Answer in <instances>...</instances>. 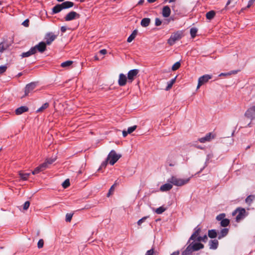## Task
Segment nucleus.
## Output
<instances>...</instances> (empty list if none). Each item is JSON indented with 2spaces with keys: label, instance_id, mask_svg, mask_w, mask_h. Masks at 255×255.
I'll return each instance as SVG.
<instances>
[{
  "label": "nucleus",
  "instance_id": "1",
  "mask_svg": "<svg viewBox=\"0 0 255 255\" xmlns=\"http://www.w3.org/2000/svg\"><path fill=\"white\" fill-rule=\"evenodd\" d=\"M238 213V214L236 217V221L237 222H240L248 215V213L246 212L245 209L242 207H238L234 210L232 212V215L235 216Z\"/></svg>",
  "mask_w": 255,
  "mask_h": 255
},
{
  "label": "nucleus",
  "instance_id": "2",
  "mask_svg": "<svg viewBox=\"0 0 255 255\" xmlns=\"http://www.w3.org/2000/svg\"><path fill=\"white\" fill-rule=\"evenodd\" d=\"M190 179V178L186 179H180L177 178L175 176H172L170 179L168 180V182L175 186H181L187 184L189 181Z\"/></svg>",
  "mask_w": 255,
  "mask_h": 255
},
{
  "label": "nucleus",
  "instance_id": "3",
  "mask_svg": "<svg viewBox=\"0 0 255 255\" xmlns=\"http://www.w3.org/2000/svg\"><path fill=\"white\" fill-rule=\"evenodd\" d=\"M122 157L121 154H117L114 150H112L109 153L107 159L109 161V163L113 165Z\"/></svg>",
  "mask_w": 255,
  "mask_h": 255
},
{
  "label": "nucleus",
  "instance_id": "4",
  "mask_svg": "<svg viewBox=\"0 0 255 255\" xmlns=\"http://www.w3.org/2000/svg\"><path fill=\"white\" fill-rule=\"evenodd\" d=\"M183 36V32L182 31H177L172 34L168 39L167 43L170 45H173L175 42L180 40Z\"/></svg>",
  "mask_w": 255,
  "mask_h": 255
},
{
  "label": "nucleus",
  "instance_id": "5",
  "mask_svg": "<svg viewBox=\"0 0 255 255\" xmlns=\"http://www.w3.org/2000/svg\"><path fill=\"white\" fill-rule=\"evenodd\" d=\"M139 71L138 69H132L128 71V83H132L135 77L137 76Z\"/></svg>",
  "mask_w": 255,
  "mask_h": 255
},
{
  "label": "nucleus",
  "instance_id": "6",
  "mask_svg": "<svg viewBox=\"0 0 255 255\" xmlns=\"http://www.w3.org/2000/svg\"><path fill=\"white\" fill-rule=\"evenodd\" d=\"M57 35H55L52 32L47 33L44 37L45 40V43L47 45H50L52 42L57 38Z\"/></svg>",
  "mask_w": 255,
  "mask_h": 255
},
{
  "label": "nucleus",
  "instance_id": "7",
  "mask_svg": "<svg viewBox=\"0 0 255 255\" xmlns=\"http://www.w3.org/2000/svg\"><path fill=\"white\" fill-rule=\"evenodd\" d=\"M80 15L76 11H71L67 13L64 17L65 20L68 21L79 18Z\"/></svg>",
  "mask_w": 255,
  "mask_h": 255
},
{
  "label": "nucleus",
  "instance_id": "8",
  "mask_svg": "<svg viewBox=\"0 0 255 255\" xmlns=\"http://www.w3.org/2000/svg\"><path fill=\"white\" fill-rule=\"evenodd\" d=\"M212 75L206 74L200 77L198 79V83L197 88L198 89L202 85L208 82V81L212 78Z\"/></svg>",
  "mask_w": 255,
  "mask_h": 255
},
{
  "label": "nucleus",
  "instance_id": "9",
  "mask_svg": "<svg viewBox=\"0 0 255 255\" xmlns=\"http://www.w3.org/2000/svg\"><path fill=\"white\" fill-rule=\"evenodd\" d=\"M189 244V246L192 249L193 252L198 251L204 248V245L201 243H199L198 242L197 243H194L193 242L191 243L190 242Z\"/></svg>",
  "mask_w": 255,
  "mask_h": 255
},
{
  "label": "nucleus",
  "instance_id": "10",
  "mask_svg": "<svg viewBox=\"0 0 255 255\" xmlns=\"http://www.w3.org/2000/svg\"><path fill=\"white\" fill-rule=\"evenodd\" d=\"M36 82H31L27 84L24 90V97L28 96V94L31 92L36 87Z\"/></svg>",
  "mask_w": 255,
  "mask_h": 255
},
{
  "label": "nucleus",
  "instance_id": "11",
  "mask_svg": "<svg viewBox=\"0 0 255 255\" xmlns=\"http://www.w3.org/2000/svg\"><path fill=\"white\" fill-rule=\"evenodd\" d=\"M215 138V134H212V132L208 133L204 137L199 138L198 140L201 143H205L206 142L210 141L212 139Z\"/></svg>",
  "mask_w": 255,
  "mask_h": 255
},
{
  "label": "nucleus",
  "instance_id": "12",
  "mask_svg": "<svg viewBox=\"0 0 255 255\" xmlns=\"http://www.w3.org/2000/svg\"><path fill=\"white\" fill-rule=\"evenodd\" d=\"M46 43L44 42L41 41L35 46L33 47V48H34L36 52L38 51L40 53H43L46 49Z\"/></svg>",
  "mask_w": 255,
  "mask_h": 255
},
{
  "label": "nucleus",
  "instance_id": "13",
  "mask_svg": "<svg viewBox=\"0 0 255 255\" xmlns=\"http://www.w3.org/2000/svg\"><path fill=\"white\" fill-rule=\"evenodd\" d=\"M201 231V228L200 227H198V226L196 227L194 229V233L192 234L191 236L190 237L189 240L188 241L187 244L189 243L191 241H196L197 238L199 236V235Z\"/></svg>",
  "mask_w": 255,
  "mask_h": 255
},
{
  "label": "nucleus",
  "instance_id": "14",
  "mask_svg": "<svg viewBox=\"0 0 255 255\" xmlns=\"http://www.w3.org/2000/svg\"><path fill=\"white\" fill-rule=\"evenodd\" d=\"M128 81V78L125 74L123 73L120 74L118 80V84L120 86H124L126 85Z\"/></svg>",
  "mask_w": 255,
  "mask_h": 255
},
{
  "label": "nucleus",
  "instance_id": "15",
  "mask_svg": "<svg viewBox=\"0 0 255 255\" xmlns=\"http://www.w3.org/2000/svg\"><path fill=\"white\" fill-rule=\"evenodd\" d=\"M47 168V163H43L39 166L36 167L34 170L32 172V174L35 175L38 174L41 171L44 170Z\"/></svg>",
  "mask_w": 255,
  "mask_h": 255
},
{
  "label": "nucleus",
  "instance_id": "16",
  "mask_svg": "<svg viewBox=\"0 0 255 255\" xmlns=\"http://www.w3.org/2000/svg\"><path fill=\"white\" fill-rule=\"evenodd\" d=\"M209 249L211 250H216L219 246V242L217 240H211L209 242Z\"/></svg>",
  "mask_w": 255,
  "mask_h": 255
},
{
  "label": "nucleus",
  "instance_id": "17",
  "mask_svg": "<svg viewBox=\"0 0 255 255\" xmlns=\"http://www.w3.org/2000/svg\"><path fill=\"white\" fill-rule=\"evenodd\" d=\"M29 110V109L26 106H21L18 108H17L15 111V114L17 115H19L22 114V113L24 112H28Z\"/></svg>",
  "mask_w": 255,
  "mask_h": 255
},
{
  "label": "nucleus",
  "instance_id": "18",
  "mask_svg": "<svg viewBox=\"0 0 255 255\" xmlns=\"http://www.w3.org/2000/svg\"><path fill=\"white\" fill-rule=\"evenodd\" d=\"M171 13V9L169 6H164L162 8V14L163 17H167L169 16Z\"/></svg>",
  "mask_w": 255,
  "mask_h": 255
},
{
  "label": "nucleus",
  "instance_id": "19",
  "mask_svg": "<svg viewBox=\"0 0 255 255\" xmlns=\"http://www.w3.org/2000/svg\"><path fill=\"white\" fill-rule=\"evenodd\" d=\"M229 230L228 228H223L218 233V239L220 240L226 237L229 233Z\"/></svg>",
  "mask_w": 255,
  "mask_h": 255
},
{
  "label": "nucleus",
  "instance_id": "20",
  "mask_svg": "<svg viewBox=\"0 0 255 255\" xmlns=\"http://www.w3.org/2000/svg\"><path fill=\"white\" fill-rule=\"evenodd\" d=\"M36 53V51L34 49V48H33L31 47L30 50L27 52H23L21 55V56L22 57H29L34 54H35Z\"/></svg>",
  "mask_w": 255,
  "mask_h": 255
},
{
  "label": "nucleus",
  "instance_id": "21",
  "mask_svg": "<svg viewBox=\"0 0 255 255\" xmlns=\"http://www.w3.org/2000/svg\"><path fill=\"white\" fill-rule=\"evenodd\" d=\"M62 9H67L73 6L74 2L70 1H66L61 3Z\"/></svg>",
  "mask_w": 255,
  "mask_h": 255
},
{
  "label": "nucleus",
  "instance_id": "22",
  "mask_svg": "<svg viewBox=\"0 0 255 255\" xmlns=\"http://www.w3.org/2000/svg\"><path fill=\"white\" fill-rule=\"evenodd\" d=\"M172 188V185L170 183H166L162 185L160 187V190L161 191L164 192V191H169L170 189H171Z\"/></svg>",
  "mask_w": 255,
  "mask_h": 255
},
{
  "label": "nucleus",
  "instance_id": "23",
  "mask_svg": "<svg viewBox=\"0 0 255 255\" xmlns=\"http://www.w3.org/2000/svg\"><path fill=\"white\" fill-rule=\"evenodd\" d=\"M208 236L211 239H215L218 237L217 232L215 229H212L208 230Z\"/></svg>",
  "mask_w": 255,
  "mask_h": 255
},
{
  "label": "nucleus",
  "instance_id": "24",
  "mask_svg": "<svg viewBox=\"0 0 255 255\" xmlns=\"http://www.w3.org/2000/svg\"><path fill=\"white\" fill-rule=\"evenodd\" d=\"M61 4H57L52 8V14H56L60 12L62 10Z\"/></svg>",
  "mask_w": 255,
  "mask_h": 255
},
{
  "label": "nucleus",
  "instance_id": "25",
  "mask_svg": "<svg viewBox=\"0 0 255 255\" xmlns=\"http://www.w3.org/2000/svg\"><path fill=\"white\" fill-rule=\"evenodd\" d=\"M150 22V19L149 18H143L140 22V24L142 27L148 26Z\"/></svg>",
  "mask_w": 255,
  "mask_h": 255
},
{
  "label": "nucleus",
  "instance_id": "26",
  "mask_svg": "<svg viewBox=\"0 0 255 255\" xmlns=\"http://www.w3.org/2000/svg\"><path fill=\"white\" fill-rule=\"evenodd\" d=\"M216 15V12L214 10H210L206 13V18L209 20L212 19Z\"/></svg>",
  "mask_w": 255,
  "mask_h": 255
},
{
  "label": "nucleus",
  "instance_id": "27",
  "mask_svg": "<svg viewBox=\"0 0 255 255\" xmlns=\"http://www.w3.org/2000/svg\"><path fill=\"white\" fill-rule=\"evenodd\" d=\"M137 33V30L135 29L133 31L132 33L128 38L127 41L128 42H131L135 37Z\"/></svg>",
  "mask_w": 255,
  "mask_h": 255
},
{
  "label": "nucleus",
  "instance_id": "28",
  "mask_svg": "<svg viewBox=\"0 0 255 255\" xmlns=\"http://www.w3.org/2000/svg\"><path fill=\"white\" fill-rule=\"evenodd\" d=\"M193 252V251H192V249L188 245L186 249L182 252L181 255H192Z\"/></svg>",
  "mask_w": 255,
  "mask_h": 255
},
{
  "label": "nucleus",
  "instance_id": "29",
  "mask_svg": "<svg viewBox=\"0 0 255 255\" xmlns=\"http://www.w3.org/2000/svg\"><path fill=\"white\" fill-rule=\"evenodd\" d=\"M255 199V196L254 195H250L246 198L245 201L247 204L250 205Z\"/></svg>",
  "mask_w": 255,
  "mask_h": 255
},
{
  "label": "nucleus",
  "instance_id": "30",
  "mask_svg": "<svg viewBox=\"0 0 255 255\" xmlns=\"http://www.w3.org/2000/svg\"><path fill=\"white\" fill-rule=\"evenodd\" d=\"M176 78V76L174 78L171 79L170 81H169L167 83V86L165 88V90L166 91L169 90V89H170L172 88L173 85L175 82Z\"/></svg>",
  "mask_w": 255,
  "mask_h": 255
},
{
  "label": "nucleus",
  "instance_id": "31",
  "mask_svg": "<svg viewBox=\"0 0 255 255\" xmlns=\"http://www.w3.org/2000/svg\"><path fill=\"white\" fill-rule=\"evenodd\" d=\"M230 221L228 219H224V220H222V221L220 222V225L221 226L223 227H226L228 226L230 224Z\"/></svg>",
  "mask_w": 255,
  "mask_h": 255
},
{
  "label": "nucleus",
  "instance_id": "32",
  "mask_svg": "<svg viewBox=\"0 0 255 255\" xmlns=\"http://www.w3.org/2000/svg\"><path fill=\"white\" fill-rule=\"evenodd\" d=\"M49 103H44L41 107L37 109L36 111V113L42 112L44 110L46 109L49 107Z\"/></svg>",
  "mask_w": 255,
  "mask_h": 255
},
{
  "label": "nucleus",
  "instance_id": "33",
  "mask_svg": "<svg viewBox=\"0 0 255 255\" xmlns=\"http://www.w3.org/2000/svg\"><path fill=\"white\" fill-rule=\"evenodd\" d=\"M208 240V237L207 235H204L203 237L199 236L197 238L196 240L197 242L200 243V242H203L204 243H206Z\"/></svg>",
  "mask_w": 255,
  "mask_h": 255
},
{
  "label": "nucleus",
  "instance_id": "34",
  "mask_svg": "<svg viewBox=\"0 0 255 255\" xmlns=\"http://www.w3.org/2000/svg\"><path fill=\"white\" fill-rule=\"evenodd\" d=\"M73 63V61H66L64 62L61 64V66L63 68H68L70 67Z\"/></svg>",
  "mask_w": 255,
  "mask_h": 255
},
{
  "label": "nucleus",
  "instance_id": "35",
  "mask_svg": "<svg viewBox=\"0 0 255 255\" xmlns=\"http://www.w3.org/2000/svg\"><path fill=\"white\" fill-rule=\"evenodd\" d=\"M108 160H107V159L106 158V159L104 161L101 165H100V167L99 168V169H98V171H102V169L103 168H105L108 164Z\"/></svg>",
  "mask_w": 255,
  "mask_h": 255
},
{
  "label": "nucleus",
  "instance_id": "36",
  "mask_svg": "<svg viewBox=\"0 0 255 255\" xmlns=\"http://www.w3.org/2000/svg\"><path fill=\"white\" fill-rule=\"evenodd\" d=\"M166 210V208H164L163 206L159 207V208H157L155 212L157 214H161L163 213Z\"/></svg>",
  "mask_w": 255,
  "mask_h": 255
},
{
  "label": "nucleus",
  "instance_id": "37",
  "mask_svg": "<svg viewBox=\"0 0 255 255\" xmlns=\"http://www.w3.org/2000/svg\"><path fill=\"white\" fill-rule=\"evenodd\" d=\"M197 29L195 27H192L190 29V33L192 38H194L197 32Z\"/></svg>",
  "mask_w": 255,
  "mask_h": 255
},
{
  "label": "nucleus",
  "instance_id": "38",
  "mask_svg": "<svg viewBox=\"0 0 255 255\" xmlns=\"http://www.w3.org/2000/svg\"><path fill=\"white\" fill-rule=\"evenodd\" d=\"M29 175H30L29 173H19L20 178L23 180H27L28 176H29Z\"/></svg>",
  "mask_w": 255,
  "mask_h": 255
},
{
  "label": "nucleus",
  "instance_id": "39",
  "mask_svg": "<svg viewBox=\"0 0 255 255\" xmlns=\"http://www.w3.org/2000/svg\"><path fill=\"white\" fill-rule=\"evenodd\" d=\"M70 185V180L69 179H66L63 182V183L62 184V187L64 188V189H66L67 188V187H68Z\"/></svg>",
  "mask_w": 255,
  "mask_h": 255
},
{
  "label": "nucleus",
  "instance_id": "40",
  "mask_svg": "<svg viewBox=\"0 0 255 255\" xmlns=\"http://www.w3.org/2000/svg\"><path fill=\"white\" fill-rule=\"evenodd\" d=\"M181 64L180 62H177L173 64V65L172 67V70L173 71H175L179 68L180 67Z\"/></svg>",
  "mask_w": 255,
  "mask_h": 255
},
{
  "label": "nucleus",
  "instance_id": "41",
  "mask_svg": "<svg viewBox=\"0 0 255 255\" xmlns=\"http://www.w3.org/2000/svg\"><path fill=\"white\" fill-rule=\"evenodd\" d=\"M226 216V214L225 213H221V214H220L219 215H218V216H217L216 218V219L217 220V221H221L222 220H224Z\"/></svg>",
  "mask_w": 255,
  "mask_h": 255
},
{
  "label": "nucleus",
  "instance_id": "42",
  "mask_svg": "<svg viewBox=\"0 0 255 255\" xmlns=\"http://www.w3.org/2000/svg\"><path fill=\"white\" fill-rule=\"evenodd\" d=\"M7 48V45L5 43L1 42L0 43V52H3L4 50Z\"/></svg>",
  "mask_w": 255,
  "mask_h": 255
},
{
  "label": "nucleus",
  "instance_id": "43",
  "mask_svg": "<svg viewBox=\"0 0 255 255\" xmlns=\"http://www.w3.org/2000/svg\"><path fill=\"white\" fill-rule=\"evenodd\" d=\"M72 216H73V214H71V213H67V214L66 215V219H65V221H66L67 222H71V220H72Z\"/></svg>",
  "mask_w": 255,
  "mask_h": 255
},
{
  "label": "nucleus",
  "instance_id": "44",
  "mask_svg": "<svg viewBox=\"0 0 255 255\" xmlns=\"http://www.w3.org/2000/svg\"><path fill=\"white\" fill-rule=\"evenodd\" d=\"M148 217L149 216H145L139 219L137 222V225L138 226H140L141 224L143 223Z\"/></svg>",
  "mask_w": 255,
  "mask_h": 255
},
{
  "label": "nucleus",
  "instance_id": "45",
  "mask_svg": "<svg viewBox=\"0 0 255 255\" xmlns=\"http://www.w3.org/2000/svg\"><path fill=\"white\" fill-rule=\"evenodd\" d=\"M137 128L136 126H133L132 127H129L128 129V132L129 134L132 133L133 131H134Z\"/></svg>",
  "mask_w": 255,
  "mask_h": 255
},
{
  "label": "nucleus",
  "instance_id": "46",
  "mask_svg": "<svg viewBox=\"0 0 255 255\" xmlns=\"http://www.w3.org/2000/svg\"><path fill=\"white\" fill-rule=\"evenodd\" d=\"M44 245V241L42 239H40L37 243V247L38 249L43 248Z\"/></svg>",
  "mask_w": 255,
  "mask_h": 255
},
{
  "label": "nucleus",
  "instance_id": "47",
  "mask_svg": "<svg viewBox=\"0 0 255 255\" xmlns=\"http://www.w3.org/2000/svg\"><path fill=\"white\" fill-rule=\"evenodd\" d=\"M30 206V202L27 201H26L23 206V209L24 210H26L28 209L29 207Z\"/></svg>",
  "mask_w": 255,
  "mask_h": 255
},
{
  "label": "nucleus",
  "instance_id": "48",
  "mask_svg": "<svg viewBox=\"0 0 255 255\" xmlns=\"http://www.w3.org/2000/svg\"><path fill=\"white\" fill-rule=\"evenodd\" d=\"M7 69V66L5 65L0 66V74H1L5 72Z\"/></svg>",
  "mask_w": 255,
  "mask_h": 255
},
{
  "label": "nucleus",
  "instance_id": "49",
  "mask_svg": "<svg viewBox=\"0 0 255 255\" xmlns=\"http://www.w3.org/2000/svg\"><path fill=\"white\" fill-rule=\"evenodd\" d=\"M161 20L158 17H156L155 19V25L157 26H159L161 24Z\"/></svg>",
  "mask_w": 255,
  "mask_h": 255
},
{
  "label": "nucleus",
  "instance_id": "50",
  "mask_svg": "<svg viewBox=\"0 0 255 255\" xmlns=\"http://www.w3.org/2000/svg\"><path fill=\"white\" fill-rule=\"evenodd\" d=\"M55 159L50 158V159H47L46 161L44 163H46L47 166L48 164H51L52 163H53L55 161Z\"/></svg>",
  "mask_w": 255,
  "mask_h": 255
},
{
  "label": "nucleus",
  "instance_id": "51",
  "mask_svg": "<svg viewBox=\"0 0 255 255\" xmlns=\"http://www.w3.org/2000/svg\"><path fill=\"white\" fill-rule=\"evenodd\" d=\"M154 253V249L152 248L146 252L145 255H153Z\"/></svg>",
  "mask_w": 255,
  "mask_h": 255
},
{
  "label": "nucleus",
  "instance_id": "52",
  "mask_svg": "<svg viewBox=\"0 0 255 255\" xmlns=\"http://www.w3.org/2000/svg\"><path fill=\"white\" fill-rule=\"evenodd\" d=\"M29 22L28 19H26L22 22V24L25 27H28L29 26Z\"/></svg>",
  "mask_w": 255,
  "mask_h": 255
},
{
  "label": "nucleus",
  "instance_id": "53",
  "mask_svg": "<svg viewBox=\"0 0 255 255\" xmlns=\"http://www.w3.org/2000/svg\"><path fill=\"white\" fill-rule=\"evenodd\" d=\"M255 0H250L249 1L247 7L248 8L250 7L254 3Z\"/></svg>",
  "mask_w": 255,
  "mask_h": 255
},
{
  "label": "nucleus",
  "instance_id": "54",
  "mask_svg": "<svg viewBox=\"0 0 255 255\" xmlns=\"http://www.w3.org/2000/svg\"><path fill=\"white\" fill-rule=\"evenodd\" d=\"M116 185V184H114V185H113L110 188L109 191V192L107 194V196L108 197H109L110 194H111V192L114 190V186L115 185Z\"/></svg>",
  "mask_w": 255,
  "mask_h": 255
},
{
  "label": "nucleus",
  "instance_id": "55",
  "mask_svg": "<svg viewBox=\"0 0 255 255\" xmlns=\"http://www.w3.org/2000/svg\"><path fill=\"white\" fill-rule=\"evenodd\" d=\"M67 30V27L66 26H61V31L62 33H64L65 32H66Z\"/></svg>",
  "mask_w": 255,
  "mask_h": 255
},
{
  "label": "nucleus",
  "instance_id": "56",
  "mask_svg": "<svg viewBox=\"0 0 255 255\" xmlns=\"http://www.w3.org/2000/svg\"><path fill=\"white\" fill-rule=\"evenodd\" d=\"M99 53L102 55H105L107 53V50L106 49H102L100 50Z\"/></svg>",
  "mask_w": 255,
  "mask_h": 255
},
{
  "label": "nucleus",
  "instance_id": "57",
  "mask_svg": "<svg viewBox=\"0 0 255 255\" xmlns=\"http://www.w3.org/2000/svg\"><path fill=\"white\" fill-rule=\"evenodd\" d=\"M180 252L179 251H176L170 254V255H179Z\"/></svg>",
  "mask_w": 255,
  "mask_h": 255
},
{
  "label": "nucleus",
  "instance_id": "58",
  "mask_svg": "<svg viewBox=\"0 0 255 255\" xmlns=\"http://www.w3.org/2000/svg\"><path fill=\"white\" fill-rule=\"evenodd\" d=\"M128 134H129L128 132V131H123V135L124 137H126V136H127Z\"/></svg>",
  "mask_w": 255,
  "mask_h": 255
},
{
  "label": "nucleus",
  "instance_id": "59",
  "mask_svg": "<svg viewBox=\"0 0 255 255\" xmlns=\"http://www.w3.org/2000/svg\"><path fill=\"white\" fill-rule=\"evenodd\" d=\"M232 0H228L227 2L226 3V6L225 7V9H227V8H228L227 7L230 4Z\"/></svg>",
  "mask_w": 255,
  "mask_h": 255
},
{
  "label": "nucleus",
  "instance_id": "60",
  "mask_svg": "<svg viewBox=\"0 0 255 255\" xmlns=\"http://www.w3.org/2000/svg\"><path fill=\"white\" fill-rule=\"evenodd\" d=\"M231 75L230 73H222L219 75V76H226V75Z\"/></svg>",
  "mask_w": 255,
  "mask_h": 255
},
{
  "label": "nucleus",
  "instance_id": "61",
  "mask_svg": "<svg viewBox=\"0 0 255 255\" xmlns=\"http://www.w3.org/2000/svg\"><path fill=\"white\" fill-rule=\"evenodd\" d=\"M144 0H139V1H138L137 4L138 5H141L143 3Z\"/></svg>",
  "mask_w": 255,
  "mask_h": 255
},
{
  "label": "nucleus",
  "instance_id": "62",
  "mask_svg": "<svg viewBox=\"0 0 255 255\" xmlns=\"http://www.w3.org/2000/svg\"><path fill=\"white\" fill-rule=\"evenodd\" d=\"M147 0L149 3H153V2H155L156 0Z\"/></svg>",
  "mask_w": 255,
  "mask_h": 255
},
{
  "label": "nucleus",
  "instance_id": "63",
  "mask_svg": "<svg viewBox=\"0 0 255 255\" xmlns=\"http://www.w3.org/2000/svg\"><path fill=\"white\" fill-rule=\"evenodd\" d=\"M94 58L95 60H99V57L97 55H95L94 57Z\"/></svg>",
  "mask_w": 255,
  "mask_h": 255
},
{
  "label": "nucleus",
  "instance_id": "64",
  "mask_svg": "<svg viewBox=\"0 0 255 255\" xmlns=\"http://www.w3.org/2000/svg\"><path fill=\"white\" fill-rule=\"evenodd\" d=\"M230 73H231V74L232 73H233V74H236V73H237V71H231V72H230Z\"/></svg>",
  "mask_w": 255,
  "mask_h": 255
}]
</instances>
